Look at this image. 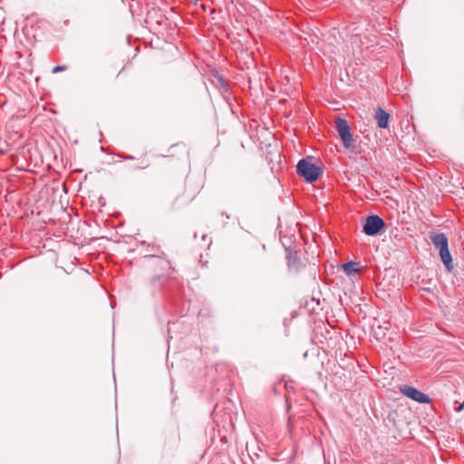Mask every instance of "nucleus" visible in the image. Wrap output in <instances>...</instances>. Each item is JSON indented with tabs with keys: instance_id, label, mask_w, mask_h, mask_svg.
Instances as JSON below:
<instances>
[{
	"instance_id": "nucleus-1",
	"label": "nucleus",
	"mask_w": 464,
	"mask_h": 464,
	"mask_svg": "<svg viewBox=\"0 0 464 464\" xmlns=\"http://www.w3.org/2000/svg\"><path fill=\"white\" fill-rule=\"evenodd\" d=\"M430 240L434 246L439 249L440 256L448 271H452L453 264L449 250V242L444 233H430Z\"/></svg>"
},
{
	"instance_id": "nucleus-2",
	"label": "nucleus",
	"mask_w": 464,
	"mask_h": 464,
	"mask_svg": "<svg viewBox=\"0 0 464 464\" xmlns=\"http://www.w3.org/2000/svg\"><path fill=\"white\" fill-rule=\"evenodd\" d=\"M296 172L307 182L313 183L323 174V169L309 160L302 159L296 166Z\"/></svg>"
},
{
	"instance_id": "nucleus-3",
	"label": "nucleus",
	"mask_w": 464,
	"mask_h": 464,
	"mask_svg": "<svg viewBox=\"0 0 464 464\" xmlns=\"http://www.w3.org/2000/svg\"><path fill=\"white\" fill-rule=\"evenodd\" d=\"M335 127L339 136L343 140V146L345 148L352 147L353 143V134L351 132V128L347 121L340 117L336 118Z\"/></svg>"
},
{
	"instance_id": "nucleus-4",
	"label": "nucleus",
	"mask_w": 464,
	"mask_h": 464,
	"mask_svg": "<svg viewBox=\"0 0 464 464\" xmlns=\"http://www.w3.org/2000/svg\"><path fill=\"white\" fill-rule=\"evenodd\" d=\"M385 226V223L382 218L377 215L369 216L363 226V232L367 236L377 235Z\"/></svg>"
},
{
	"instance_id": "nucleus-5",
	"label": "nucleus",
	"mask_w": 464,
	"mask_h": 464,
	"mask_svg": "<svg viewBox=\"0 0 464 464\" xmlns=\"http://www.w3.org/2000/svg\"><path fill=\"white\" fill-rule=\"evenodd\" d=\"M401 392L407 396L408 398L420 402V403H429L430 401L429 396L420 391L417 390L412 386L405 385L401 388Z\"/></svg>"
},
{
	"instance_id": "nucleus-6",
	"label": "nucleus",
	"mask_w": 464,
	"mask_h": 464,
	"mask_svg": "<svg viewBox=\"0 0 464 464\" xmlns=\"http://www.w3.org/2000/svg\"><path fill=\"white\" fill-rule=\"evenodd\" d=\"M375 119L379 128L386 129L388 127L390 114L379 107L375 113Z\"/></svg>"
},
{
	"instance_id": "nucleus-7",
	"label": "nucleus",
	"mask_w": 464,
	"mask_h": 464,
	"mask_svg": "<svg viewBox=\"0 0 464 464\" xmlns=\"http://www.w3.org/2000/svg\"><path fill=\"white\" fill-rule=\"evenodd\" d=\"M287 259H288L289 269H291L295 272L299 271L300 268L303 266V263L296 256V255H293V254L289 253L287 255Z\"/></svg>"
},
{
	"instance_id": "nucleus-8",
	"label": "nucleus",
	"mask_w": 464,
	"mask_h": 464,
	"mask_svg": "<svg viewBox=\"0 0 464 464\" xmlns=\"http://www.w3.org/2000/svg\"><path fill=\"white\" fill-rule=\"evenodd\" d=\"M343 269L347 275H353L359 272V263L353 261L347 262L343 265Z\"/></svg>"
},
{
	"instance_id": "nucleus-9",
	"label": "nucleus",
	"mask_w": 464,
	"mask_h": 464,
	"mask_svg": "<svg viewBox=\"0 0 464 464\" xmlns=\"http://www.w3.org/2000/svg\"><path fill=\"white\" fill-rule=\"evenodd\" d=\"M65 69H66V67H65V66H63V65H57V66L53 67V71H52V72H53V73H56V72H63V71H64Z\"/></svg>"
},
{
	"instance_id": "nucleus-10",
	"label": "nucleus",
	"mask_w": 464,
	"mask_h": 464,
	"mask_svg": "<svg viewBox=\"0 0 464 464\" xmlns=\"http://www.w3.org/2000/svg\"><path fill=\"white\" fill-rule=\"evenodd\" d=\"M125 159H132V157L131 156H127V157H125Z\"/></svg>"
}]
</instances>
